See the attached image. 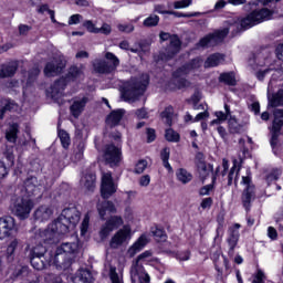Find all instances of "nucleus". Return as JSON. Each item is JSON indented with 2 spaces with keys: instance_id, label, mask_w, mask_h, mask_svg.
Returning <instances> with one entry per match:
<instances>
[{
  "instance_id": "obj_22",
  "label": "nucleus",
  "mask_w": 283,
  "mask_h": 283,
  "mask_svg": "<svg viewBox=\"0 0 283 283\" xmlns=\"http://www.w3.org/2000/svg\"><path fill=\"white\" fill-rule=\"evenodd\" d=\"M242 205L247 211L251 209V202L255 200V186H248L242 192Z\"/></svg>"
},
{
  "instance_id": "obj_6",
  "label": "nucleus",
  "mask_w": 283,
  "mask_h": 283,
  "mask_svg": "<svg viewBox=\"0 0 283 283\" xmlns=\"http://www.w3.org/2000/svg\"><path fill=\"white\" fill-rule=\"evenodd\" d=\"M147 258H151V251L143 252L137 256V260L133 262V265L130 266L132 283L151 282L149 274L147 273V271H145V266H143V263L140 262V260H147Z\"/></svg>"
},
{
  "instance_id": "obj_45",
  "label": "nucleus",
  "mask_w": 283,
  "mask_h": 283,
  "mask_svg": "<svg viewBox=\"0 0 283 283\" xmlns=\"http://www.w3.org/2000/svg\"><path fill=\"white\" fill-rule=\"evenodd\" d=\"M30 263L35 269V271H43L45 269V262L41 260L43 256H29Z\"/></svg>"
},
{
  "instance_id": "obj_50",
  "label": "nucleus",
  "mask_w": 283,
  "mask_h": 283,
  "mask_svg": "<svg viewBox=\"0 0 283 283\" xmlns=\"http://www.w3.org/2000/svg\"><path fill=\"white\" fill-rule=\"evenodd\" d=\"M165 136L166 140H168L169 143H178V140H180V135L171 128L166 130Z\"/></svg>"
},
{
  "instance_id": "obj_18",
  "label": "nucleus",
  "mask_w": 283,
  "mask_h": 283,
  "mask_svg": "<svg viewBox=\"0 0 283 283\" xmlns=\"http://www.w3.org/2000/svg\"><path fill=\"white\" fill-rule=\"evenodd\" d=\"M240 224L235 223L234 226L228 229V238L227 242L229 245L228 255L233 258L235 255V248L238 247V242H240Z\"/></svg>"
},
{
  "instance_id": "obj_9",
  "label": "nucleus",
  "mask_w": 283,
  "mask_h": 283,
  "mask_svg": "<svg viewBox=\"0 0 283 283\" xmlns=\"http://www.w3.org/2000/svg\"><path fill=\"white\" fill-rule=\"evenodd\" d=\"M34 209V202L29 197H18L11 203V211L13 216H17L20 220H27L30 218V213Z\"/></svg>"
},
{
  "instance_id": "obj_56",
  "label": "nucleus",
  "mask_w": 283,
  "mask_h": 283,
  "mask_svg": "<svg viewBox=\"0 0 283 283\" xmlns=\"http://www.w3.org/2000/svg\"><path fill=\"white\" fill-rule=\"evenodd\" d=\"M193 0H180L174 2L175 10H180L182 8H189Z\"/></svg>"
},
{
  "instance_id": "obj_26",
  "label": "nucleus",
  "mask_w": 283,
  "mask_h": 283,
  "mask_svg": "<svg viewBox=\"0 0 283 283\" xmlns=\"http://www.w3.org/2000/svg\"><path fill=\"white\" fill-rule=\"evenodd\" d=\"M97 211H98L99 218L102 220H105V216H107V211L109 213H116V206H114V202L112 201L104 200L97 203Z\"/></svg>"
},
{
  "instance_id": "obj_64",
  "label": "nucleus",
  "mask_w": 283,
  "mask_h": 283,
  "mask_svg": "<svg viewBox=\"0 0 283 283\" xmlns=\"http://www.w3.org/2000/svg\"><path fill=\"white\" fill-rule=\"evenodd\" d=\"M119 32H126L129 34L130 32H134V24H118Z\"/></svg>"
},
{
  "instance_id": "obj_2",
  "label": "nucleus",
  "mask_w": 283,
  "mask_h": 283,
  "mask_svg": "<svg viewBox=\"0 0 283 283\" xmlns=\"http://www.w3.org/2000/svg\"><path fill=\"white\" fill-rule=\"evenodd\" d=\"M83 70L78 66H71L66 76L55 81L51 86V98L59 101L63 96V92H65V87L70 81H83Z\"/></svg>"
},
{
  "instance_id": "obj_14",
  "label": "nucleus",
  "mask_w": 283,
  "mask_h": 283,
  "mask_svg": "<svg viewBox=\"0 0 283 283\" xmlns=\"http://www.w3.org/2000/svg\"><path fill=\"white\" fill-rule=\"evenodd\" d=\"M266 61L268 59L264 57V54L262 53H259L249 60V65L250 67H252V70L256 71L255 76L259 81H264V76H266V74H269L272 71V69L270 67L263 71L260 69L266 65Z\"/></svg>"
},
{
  "instance_id": "obj_49",
  "label": "nucleus",
  "mask_w": 283,
  "mask_h": 283,
  "mask_svg": "<svg viewBox=\"0 0 283 283\" xmlns=\"http://www.w3.org/2000/svg\"><path fill=\"white\" fill-rule=\"evenodd\" d=\"M39 74H41V70H39L38 66L31 69L29 71L27 84L32 85V83H34V81H36V78H39Z\"/></svg>"
},
{
  "instance_id": "obj_59",
  "label": "nucleus",
  "mask_w": 283,
  "mask_h": 283,
  "mask_svg": "<svg viewBox=\"0 0 283 283\" xmlns=\"http://www.w3.org/2000/svg\"><path fill=\"white\" fill-rule=\"evenodd\" d=\"M87 229H90V214H85L82 224H81V233L85 235L87 233Z\"/></svg>"
},
{
  "instance_id": "obj_24",
  "label": "nucleus",
  "mask_w": 283,
  "mask_h": 283,
  "mask_svg": "<svg viewBox=\"0 0 283 283\" xmlns=\"http://www.w3.org/2000/svg\"><path fill=\"white\" fill-rule=\"evenodd\" d=\"M90 98L87 97H82L80 99H75L73 102V104L70 107L71 114L72 116H74V118H78V116H81V114H83V111L85 109V106L87 105Z\"/></svg>"
},
{
  "instance_id": "obj_27",
  "label": "nucleus",
  "mask_w": 283,
  "mask_h": 283,
  "mask_svg": "<svg viewBox=\"0 0 283 283\" xmlns=\"http://www.w3.org/2000/svg\"><path fill=\"white\" fill-rule=\"evenodd\" d=\"M148 242L149 240H147V235H140L138 240L128 249V255L134 258L136 253H140V251L147 247Z\"/></svg>"
},
{
  "instance_id": "obj_16",
  "label": "nucleus",
  "mask_w": 283,
  "mask_h": 283,
  "mask_svg": "<svg viewBox=\"0 0 283 283\" xmlns=\"http://www.w3.org/2000/svg\"><path fill=\"white\" fill-rule=\"evenodd\" d=\"M118 186L114 184V178L112 177V172H104L102 175V185H101V195L104 200L112 198L114 193H116Z\"/></svg>"
},
{
  "instance_id": "obj_57",
  "label": "nucleus",
  "mask_w": 283,
  "mask_h": 283,
  "mask_svg": "<svg viewBox=\"0 0 283 283\" xmlns=\"http://www.w3.org/2000/svg\"><path fill=\"white\" fill-rule=\"evenodd\" d=\"M109 277L112 283H124L123 276H119L118 273L116 272V269L114 268H112L109 271Z\"/></svg>"
},
{
  "instance_id": "obj_44",
  "label": "nucleus",
  "mask_w": 283,
  "mask_h": 283,
  "mask_svg": "<svg viewBox=\"0 0 283 283\" xmlns=\"http://www.w3.org/2000/svg\"><path fill=\"white\" fill-rule=\"evenodd\" d=\"M160 23V17L156 14H150L148 18H146L143 22L144 28H156Z\"/></svg>"
},
{
  "instance_id": "obj_58",
  "label": "nucleus",
  "mask_w": 283,
  "mask_h": 283,
  "mask_svg": "<svg viewBox=\"0 0 283 283\" xmlns=\"http://www.w3.org/2000/svg\"><path fill=\"white\" fill-rule=\"evenodd\" d=\"M147 160L140 159L135 166V174H143L147 169Z\"/></svg>"
},
{
  "instance_id": "obj_46",
  "label": "nucleus",
  "mask_w": 283,
  "mask_h": 283,
  "mask_svg": "<svg viewBox=\"0 0 283 283\" xmlns=\"http://www.w3.org/2000/svg\"><path fill=\"white\" fill-rule=\"evenodd\" d=\"M57 135H59V138L61 140L62 147L64 149H67L71 145L70 134H67V132L62 129V130H59Z\"/></svg>"
},
{
  "instance_id": "obj_61",
  "label": "nucleus",
  "mask_w": 283,
  "mask_h": 283,
  "mask_svg": "<svg viewBox=\"0 0 283 283\" xmlns=\"http://www.w3.org/2000/svg\"><path fill=\"white\" fill-rule=\"evenodd\" d=\"M96 34H112V27L107 23H104L102 28H97Z\"/></svg>"
},
{
  "instance_id": "obj_21",
  "label": "nucleus",
  "mask_w": 283,
  "mask_h": 283,
  "mask_svg": "<svg viewBox=\"0 0 283 283\" xmlns=\"http://www.w3.org/2000/svg\"><path fill=\"white\" fill-rule=\"evenodd\" d=\"M199 67H202V60L200 57L193 59L189 63L175 71V76H187V74L193 72V70H199Z\"/></svg>"
},
{
  "instance_id": "obj_42",
  "label": "nucleus",
  "mask_w": 283,
  "mask_h": 283,
  "mask_svg": "<svg viewBox=\"0 0 283 283\" xmlns=\"http://www.w3.org/2000/svg\"><path fill=\"white\" fill-rule=\"evenodd\" d=\"M161 118L165 120L166 125L171 127L174 123V107L168 106L165 108L164 112H161Z\"/></svg>"
},
{
  "instance_id": "obj_62",
  "label": "nucleus",
  "mask_w": 283,
  "mask_h": 283,
  "mask_svg": "<svg viewBox=\"0 0 283 283\" xmlns=\"http://www.w3.org/2000/svg\"><path fill=\"white\" fill-rule=\"evenodd\" d=\"M135 116L136 118L140 119H145V118H149V115L147 113L146 108H138L135 111Z\"/></svg>"
},
{
  "instance_id": "obj_47",
  "label": "nucleus",
  "mask_w": 283,
  "mask_h": 283,
  "mask_svg": "<svg viewBox=\"0 0 283 283\" xmlns=\"http://www.w3.org/2000/svg\"><path fill=\"white\" fill-rule=\"evenodd\" d=\"M151 233L157 242H165L167 240V233L163 229L151 228Z\"/></svg>"
},
{
  "instance_id": "obj_43",
  "label": "nucleus",
  "mask_w": 283,
  "mask_h": 283,
  "mask_svg": "<svg viewBox=\"0 0 283 283\" xmlns=\"http://www.w3.org/2000/svg\"><path fill=\"white\" fill-rule=\"evenodd\" d=\"M228 127L230 134H242V125H240V123H238V119L235 118L229 119Z\"/></svg>"
},
{
  "instance_id": "obj_37",
  "label": "nucleus",
  "mask_w": 283,
  "mask_h": 283,
  "mask_svg": "<svg viewBox=\"0 0 283 283\" xmlns=\"http://www.w3.org/2000/svg\"><path fill=\"white\" fill-rule=\"evenodd\" d=\"M177 180L181 182L182 185H188L190 180H193V175L191 172L187 171L185 168H179L176 172Z\"/></svg>"
},
{
  "instance_id": "obj_39",
  "label": "nucleus",
  "mask_w": 283,
  "mask_h": 283,
  "mask_svg": "<svg viewBox=\"0 0 283 283\" xmlns=\"http://www.w3.org/2000/svg\"><path fill=\"white\" fill-rule=\"evenodd\" d=\"M17 134H19V124H11L6 133L8 143H17Z\"/></svg>"
},
{
  "instance_id": "obj_25",
  "label": "nucleus",
  "mask_w": 283,
  "mask_h": 283,
  "mask_svg": "<svg viewBox=\"0 0 283 283\" xmlns=\"http://www.w3.org/2000/svg\"><path fill=\"white\" fill-rule=\"evenodd\" d=\"M19 64L17 62H10L8 64L0 65V78H10L17 74Z\"/></svg>"
},
{
  "instance_id": "obj_40",
  "label": "nucleus",
  "mask_w": 283,
  "mask_h": 283,
  "mask_svg": "<svg viewBox=\"0 0 283 283\" xmlns=\"http://www.w3.org/2000/svg\"><path fill=\"white\" fill-rule=\"evenodd\" d=\"M48 253V248L40 243L30 250L29 256L31 258H43Z\"/></svg>"
},
{
  "instance_id": "obj_12",
  "label": "nucleus",
  "mask_w": 283,
  "mask_h": 283,
  "mask_svg": "<svg viewBox=\"0 0 283 283\" xmlns=\"http://www.w3.org/2000/svg\"><path fill=\"white\" fill-rule=\"evenodd\" d=\"M103 156L109 167H119L123 161V148L114 144L105 145Z\"/></svg>"
},
{
  "instance_id": "obj_10",
  "label": "nucleus",
  "mask_w": 283,
  "mask_h": 283,
  "mask_svg": "<svg viewBox=\"0 0 283 283\" xmlns=\"http://www.w3.org/2000/svg\"><path fill=\"white\" fill-rule=\"evenodd\" d=\"M230 30H235V24H231L229 28H223L214 31L213 33H209L199 40L197 48H211L213 45H218V43H222Z\"/></svg>"
},
{
  "instance_id": "obj_4",
  "label": "nucleus",
  "mask_w": 283,
  "mask_h": 283,
  "mask_svg": "<svg viewBox=\"0 0 283 283\" xmlns=\"http://www.w3.org/2000/svg\"><path fill=\"white\" fill-rule=\"evenodd\" d=\"M81 221V212L76 207L65 208L61 216L55 220L60 224L62 233H69L70 229H74Z\"/></svg>"
},
{
  "instance_id": "obj_13",
  "label": "nucleus",
  "mask_w": 283,
  "mask_h": 283,
  "mask_svg": "<svg viewBox=\"0 0 283 283\" xmlns=\"http://www.w3.org/2000/svg\"><path fill=\"white\" fill-rule=\"evenodd\" d=\"M273 116L274 119L272 123L270 145L272 149H275L283 127V108H275L273 111Z\"/></svg>"
},
{
  "instance_id": "obj_48",
  "label": "nucleus",
  "mask_w": 283,
  "mask_h": 283,
  "mask_svg": "<svg viewBox=\"0 0 283 283\" xmlns=\"http://www.w3.org/2000/svg\"><path fill=\"white\" fill-rule=\"evenodd\" d=\"M169 148H164L160 154V158L163 160V165L168 171H172L171 165L169 164Z\"/></svg>"
},
{
  "instance_id": "obj_29",
  "label": "nucleus",
  "mask_w": 283,
  "mask_h": 283,
  "mask_svg": "<svg viewBox=\"0 0 283 283\" xmlns=\"http://www.w3.org/2000/svg\"><path fill=\"white\" fill-rule=\"evenodd\" d=\"M238 176H240V165H238V159H234L233 166L228 174V187H231V185L238 187Z\"/></svg>"
},
{
  "instance_id": "obj_23",
  "label": "nucleus",
  "mask_w": 283,
  "mask_h": 283,
  "mask_svg": "<svg viewBox=\"0 0 283 283\" xmlns=\"http://www.w3.org/2000/svg\"><path fill=\"white\" fill-rule=\"evenodd\" d=\"M53 213L54 210H52V207L40 206L34 212V218L35 220H39V222H45L52 218Z\"/></svg>"
},
{
  "instance_id": "obj_60",
  "label": "nucleus",
  "mask_w": 283,
  "mask_h": 283,
  "mask_svg": "<svg viewBox=\"0 0 283 283\" xmlns=\"http://www.w3.org/2000/svg\"><path fill=\"white\" fill-rule=\"evenodd\" d=\"M265 282H266V275H264V272H262V270H258L252 283H265Z\"/></svg>"
},
{
  "instance_id": "obj_54",
  "label": "nucleus",
  "mask_w": 283,
  "mask_h": 283,
  "mask_svg": "<svg viewBox=\"0 0 283 283\" xmlns=\"http://www.w3.org/2000/svg\"><path fill=\"white\" fill-rule=\"evenodd\" d=\"M85 151V144H78L77 151L73 155V160L78 163V160H83V154Z\"/></svg>"
},
{
  "instance_id": "obj_17",
  "label": "nucleus",
  "mask_w": 283,
  "mask_h": 283,
  "mask_svg": "<svg viewBox=\"0 0 283 283\" xmlns=\"http://www.w3.org/2000/svg\"><path fill=\"white\" fill-rule=\"evenodd\" d=\"M129 238H132V228H129V226H124L111 239V249H118L119 247H123V244H125Z\"/></svg>"
},
{
  "instance_id": "obj_36",
  "label": "nucleus",
  "mask_w": 283,
  "mask_h": 283,
  "mask_svg": "<svg viewBox=\"0 0 283 283\" xmlns=\"http://www.w3.org/2000/svg\"><path fill=\"white\" fill-rule=\"evenodd\" d=\"M218 174H220V167H217L216 175L212 176V182L200 188L199 196H209L213 191Z\"/></svg>"
},
{
  "instance_id": "obj_11",
  "label": "nucleus",
  "mask_w": 283,
  "mask_h": 283,
  "mask_svg": "<svg viewBox=\"0 0 283 283\" xmlns=\"http://www.w3.org/2000/svg\"><path fill=\"white\" fill-rule=\"evenodd\" d=\"M28 198H41L45 192V181L34 176L28 177L23 182Z\"/></svg>"
},
{
  "instance_id": "obj_32",
  "label": "nucleus",
  "mask_w": 283,
  "mask_h": 283,
  "mask_svg": "<svg viewBox=\"0 0 283 283\" xmlns=\"http://www.w3.org/2000/svg\"><path fill=\"white\" fill-rule=\"evenodd\" d=\"M197 169H198L200 180H202V182H205V179L208 176H211V174H212V177L216 176V172L213 174V165L211 164H200L199 166H197Z\"/></svg>"
},
{
  "instance_id": "obj_38",
  "label": "nucleus",
  "mask_w": 283,
  "mask_h": 283,
  "mask_svg": "<svg viewBox=\"0 0 283 283\" xmlns=\"http://www.w3.org/2000/svg\"><path fill=\"white\" fill-rule=\"evenodd\" d=\"M219 83H224V85L235 86V74L233 72L221 73L219 75Z\"/></svg>"
},
{
  "instance_id": "obj_33",
  "label": "nucleus",
  "mask_w": 283,
  "mask_h": 283,
  "mask_svg": "<svg viewBox=\"0 0 283 283\" xmlns=\"http://www.w3.org/2000/svg\"><path fill=\"white\" fill-rule=\"evenodd\" d=\"M222 61H224V55L220 53L211 54L207 57L205 62V67H218V65H220Z\"/></svg>"
},
{
  "instance_id": "obj_55",
  "label": "nucleus",
  "mask_w": 283,
  "mask_h": 283,
  "mask_svg": "<svg viewBox=\"0 0 283 283\" xmlns=\"http://www.w3.org/2000/svg\"><path fill=\"white\" fill-rule=\"evenodd\" d=\"M174 83H176L177 90H182V87H187V85H189V82L185 78H182V76H176L174 75Z\"/></svg>"
},
{
  "instance_id": "obj_20",
  "label": "nucleus",
  "mask_w": 283,
  "mask_h": 283,
  "mask_svg": "<svg viewBox=\"0 0 283 283\" xmlns=\"http://www.w3.org/2000/svg\"><path fill=\"white\" fill-rule=\"evenodd\" d=\"M12 231H14V218H0V240H6V238H10V235H12Z\"/></svg>"
},
{
  "instance_id": "obj_30",
  "label": "nucleus",
  "mask_w": 283,
  "mask_h": 283,
  "mask_svg": "<svg viewBox=\"0 0 283 283\" xmlns=\"http://www.w3.org/2000/svg\"><path fill=\"white\" fill-rule=\"evenodd\" d=\"M81 185L87 191H94L96 187V175L94 174H86L81 178Z\"/></svg>"
},
{
  "instance_id": "obj_28",
  "label": "nucleus",
  "mask_w": 283,
  "mask_h": 283,
  "mask_svg": "<svg viewBox=\"0 0 283 283\" xmlns=\"http://www.w3.org/2000/svg\"><path fill=\"white\" fill-rule=\"evenodd\" d=\"M125 116V109L119 108L116 111H113L107 117H106V124L108 127H116L123 120V117Z\"/></svg>"
},
{
  "instance_id": "obj_41",
  "label": "nucleus",
  "mask_w": 283,
  "mask_h": 283,
  "mask_svg": "<svg viewBox=\"0 0 283 283\" xmlns=\"http://www.w3.org/2000/svg\"><path fill=\"white\" fill-rule=\"evenodd\" d=\"M271 107H282L283 105V90H279L270 99Z\"/></svg>"
},
{
  "instance_id": "obj_51",
  "label": "nucleus",
  "mask_w": 283,
  "mask_h": 283,
  "mask_svg": "<svg viewBox=\"0 0 283 283\" xmlns=\"http://www.w3.org/2000/svg\"><path fill=\"white\" fill-rule=\"evenodd\" d=\"M30 275V270L28 266L19 265L17 270L13 272L14 277H28Z\"/></svg>"
},
{
  "instance_id": "obj_15",
  "label": "nucleus",
  "mask_w": 283,
  "mask_h": 283,
  "mask_svg": "<svg viewBox=\"0 0 283 283\" xmlns=\"http://www.w3.org/2000/svg\"><path fill=\"white\" fill-rule=\"evenodd\" d=\"M182 49V41L177 34H172L169 44L166 46L165 51L160 54L161 61H170L176 54L180 53Z\"/></svg>"
},
{
  "instance_id": "obj_1",
  "label": "nucleus",
  "mask_w": 283,
  "mask_h": 283,
  "mask_svg": "<svg viewBox=\"0 0 283 283\" xmlns=\"http://www.w3.org/2000/svg\"><path fill=\"white\" fill-rule=\"evenodd\" d=\"M81 253V245L78 242H65L56 248L53 264L59 271H67L76 256Z\"/></svg>"
},
{
  "instance_id": "obj_31",
  "label": "nucleus",
  "mask_w": 283,
  "mask_h": 283,
  "mask_svg": "<svg viewBox=\"0 0 283 283\" xmlns=\"http://www.w3.org/2000/svg\"><path fill=\"white\" fill-rule=\"evenodd\" d=\"M92 272L90 270H78L76 275L73 277V283H92Z\"/></svg>"
},
{
  "instance_id": "obj_19",
  "label": "nucleus",
  "mask_w": 283,
  "mask_h": 283,
  "mask_svg": "<svg viewBox=\"0 0 283 283\" xmlns=\"http://www.w3.org/2000/svg\"><path fill=\"white\" fill-rule=\"evenodd\" d=\"M123 224H124L123 217L112 216L102 227L99 232L101 238H107V235H109L112 231H115V229L123 227Z\"/></svg>"
},
{
  "instance_id": "obj_34",
  "label": "nucleus",
  "mask_w": 283,
  "mask_h": 283,
  "mask_svg": "<svg viewBox=\"0 0 283 283\" xmlns=\"http://www.w3.org/2000/svg\"><path fill=\"white\" fill-rule=\"evenodd\" d=\"M63 67L59 65L56 62H49L44 67V74L45 76H56L57 74H61V71Z\"/></svg>"
},
{
  "instance_id": "obj_52",
  "label": "nucleus",
  "mask_w": 283,
  "mask_h": 283,
  "mask_svg": "<svg viewBox=\"0 0 283 283\" xmlns=\"http://www.w3.org/2000/svg\"><path fill=\"white\" fill-rule=\"evenodd\" d=\"M168 14H172L174 17H177L178 19H191V17H200V12H193V13H181L178 11H169Z\"/></svg>"
},
{
  "instance_id": "obj_7",
  "label": "nucleus",
  "mask_w": 283,
  "mask_h": 283,
  "mask_svg": "<svg viewBox=\"0 0 283 283\" xmlns=\"http://www.w3.org/2000/svg\"><path fill=\"white\" fill-rule=\"evenodd\" d=\"M271 17H273V11L269 10L268 8L253 10L241 19L240 25L242 30H249L254 25H259V23H264V21L271 20Z\"/></svg>"
},
{
  "instance_id": "obj_35",
  "label": "nucleus",
  "mask_w": 283,
  "mask_h": 283,
  "mask_svg": "<svg viewBox=\"0 0 283 283\" xmlns=\"http://www.w3.org/2000/svg\"><path fill=\"white\" fill-rule=\"evenodd\" d=\"M19 104L12 99H6L3 107L0 109V120H3L6 112H17Z\"/></svg>"
},
{
  "instance_id": "obj_53",
  "label": "nucleus",
  "mask_w": 283,
  "mask_h": 283,
  "mask_svg": "<svg viewBox=\"0 0 283 283\" xmlns=\"http://www.w3.org/2000/svg\"><path fill=\"white\" fill-rule=\"evenodd\" d=\"M167 253H171L172 255H175L177 258V260H180V262H187V260H189L191 258V252H189V251H184V252H179V253H174L171 251H168Z\"/></svg>"
},
{
  "instance_id": "obj_3",
  "label": "nucleus",
  "mask_w": 283,
  "mask_h": 283,
  "mask_svg": "<svg viewBox=\"0 0 283 283\" xmlns=\"http://www.w3.org/2000/svg\"><path fill=\"white\" fill-rule=\"evenodd\" d=\"M149 85V75L143 74L139 78H134L128 82L123 92L124 101L134 103L142 94H145V90Z\"/></svg>"
},
{
  "instance_id": "obj_8",
  "label": "nucleus",
  "mask_w": 283,
  "mask_h": 283,
  "mask_svg": "<svg viewBox=\"0 0 283 283\" xmlns=\"http://www.w3.org/2000/svg\"><path fill=\"white\" fill-rule=\"evenodd\" d=\"M105 60H95L93 63V67L97 74H114L120 65V60L116 54L112 52H106L104 54Z\"/></svg>"
},
{
  "instance_id": "obj_63",
  "label": "nucleus",
  "mask_w": 283,
  "mask_h": 283,
  "mask_svg": "<svg viewBox=\"0 0 283 283\" xmlns=\"http://www.w3.org/2000/svg\"><path fill=\"white\" fill-rule=\"evenodd\" d=\"M84 28H86V30H88L90 32H92L93 34H96L98 28H96L94 25V22H92V20H87L83 23Z\"/></svg>"
},
{
  "instance_id": "obj_5",
  "label": "nucleus",
  "mask_w": 283,
  "mask_h": 283,
  "mask_svg": "<svg viewBox=\"0 0 283 283\" xmlns=\"http://www.w3.org/2000/svg\"><path fill=\"white\" fill-rule=\"evenodd\" d=\"M64 233L66 232L61 231V223L54 221L46 229H40L35 232V240L39 244H56L59 237L64 235Z\"/></svg>"
}]
</instances>
